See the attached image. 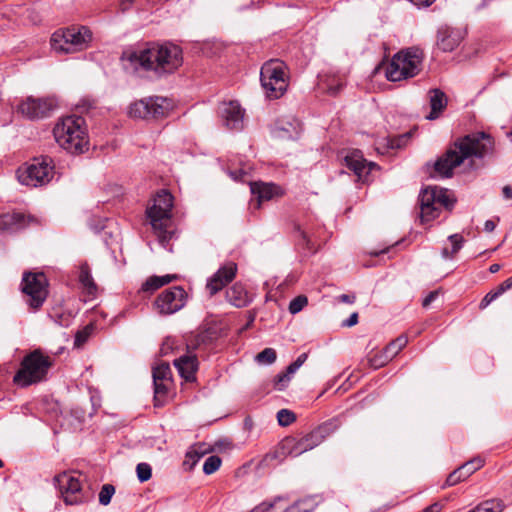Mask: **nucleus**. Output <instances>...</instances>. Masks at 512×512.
Listing matches in <instances>:
<instances>
[{
	"label": "nucleus",
	"mask_w": 512,
	"mask_h": 512,
	"mask_svg": "<svg viewBox=\"0 0 512 512\" xmlns=\"http://www.w3.org/2000/svg\"><path fill=\"white\" fill-rule=\"evenodd\" d=\"M206 450L201 449L199 447H191L185 455V460L183 462V467L185 470L191 471L198 461L204 456Z\"/></svg>",
	"instance_id": "32"
},
{
	"label": "nucleus",
	"mask_w": 512,
	"mask_h": 512,
	"mask_svg": "<svg viewBox=\"0 0 512 512\" xmlns=\"http://www.w3.org/2000/svg\"><path fill=\"white\" fill-rule=\"evenodd\" d=\"M48 318L60 327H69L73 322L74 315L61 308H53L48 312Z\"/></svg>",
	"instance_id": "30"
},
{
	"label": "nucleus",
	"mask_w": 512,
	"mask_h": 512,
	"mask_svg": "<svg viewBox=\"0 0 512 512\" xmlns=\"http://www.w3.org/2000/svg\"><path fill=\"white\" fill-rule=\"evenodd\" d=\"M339 300L343 303L353 304L356 300V296L354 294H341Z\"/></svg>",
	"instance_id": "64"
},
{
	"label": "nucleus",
	"mask_w": 512,
	"mask_h": 512,
	"mask_svg": "<svg viewBox=\"0 0 512 512\" xmlns=\"http://www.w3.org/2000/svg\"><path fill=\"white\" fill-rule=\"evenodd\" d=\"M49 282L43 272L26 271L21 281V291L25 302L33 311L39 310L48 297Z\"/></svg>",
	"instance_id": "9"
},
{
	"label": "nucleus",
	"mask_w": 512,
	"mask_h": 512,
	"mask_svg": "<svg viewBox=\"0 0 512 512\" xmlns=\"http://www.w3.org/2000/svg\"><path fill=\"white\" fill-rule=\"evenodd\" d=\"M316 432L313 429L310 433L303 436V439L307 444H309L310 449L315 448L318 446L322 441L319 439V437L316 438Z\"/></svg>",
	"instance_id": "53"
},
{
	"label": "nucleus",
	"mask_w": 512,
	"mask_h": 512,
	"mask_svg": "<svg viewBox=\"0 0 512 512\" xmlns=\"http://www.w3.org/2000/svg\"><path fill=\"white\" fill-rule=\"evenodd\" d=\"M275 134L281 139L296 140L301 134L300 122L296 119L279 121L275 126Z\"/></svg>",
	"instance_id": "24"
},
{
	"label": "nucleus",
	"mask_w": 512,
	"mask_h": 512,
	"mask_svg": "<svg viewBox=\"0 0 512 512\" xmlns=\"http://www.w3.org/2000/svg\"><path fill=\"white\" fill-rule=\"evenodd\" d=\"M358 313L353 312L346 320L343 321L342 326L344 327H352L358 323Z\"/></svg>",
	"instance_id": "57"
},
{
	"label": "nucleus",
	"mask_w": 512,
	"mask_h": 512,
	"mask_svg": "<svg viewBox=\"0 0 512 512\" xmlns=\"http://www.w3.org/2000/svg\"><path fill=\"white\" fill-rule=\"evenodd\" d=\"M412 133L407 132L389 140V147L391 149H401L404 147L408 140L411 138Z\"/></svg>",
	"instance_id": "48"
},
{
	"label": "nucleus",
	"mask_w": 512,
	"mask_h": 512,
	"mask_svg": "<svg viewBox=\"0 0 512 512\" xmlns=\"http://www.w3.org/2000/svg\"><path fill=\"white\" fill-rule=\"evenodd\" d=\"M497 299L496 293H493L492 291L488 292L480 301L479 303V309L484 310L487 308L493 301Z\"/></svg>",
	"instance_id": "54"
},
{
	"label": "nucleus",
	"mask_w": 512,
	"mask_h": 512,
	"mask_svg": "<svg viewBox=\"0 0 512 512\" xmlns=\"http://www.w3.org/2000/svg\"><path fill=\"white\" fill-rule=\"evenodd\" d=\"M484 465V460L481 457H474L471 460L465 462L458 468H456L454 471H452L446 481L443 487H450L454 486L461 481H464L468 477H470L474 472L479 470Z\"/></svg>",
	"instance_id": "18"
},
{
	"label": "nucleus",
	"mask_w": 512,
	"mask_h": 512,
	"mask_svg": "<svg viewBox=\"0 0 512 512\" xmlns=\"http://www.w3.org/2000/svg\"><path fill=\"white\" fill-rule=\"evenodd\" d=\"M462 40V34H438L437 47L443 52H452Z\"/></svg>",
	"instance_id": "29"
},
{
	"label": "nucleus",
	"mask_w": 512,
	"mask_h": 512,
	"mask_svg": "<svg viewBox=\"0 0 512 512\" xmlns=\"http://www.w3.org/2000/svg\"><path fill=\"white\" fill-rule=\"evenodd\" d=\"M295 232L298 233L299 239L297 240V246L303 250L305 256L314 255L317 252L314 243L308 237L307 233L301 229L300 225H294Z\"/></svg>",
	"instance_id": "31"
},
{
	"label": "nucleus",
	"mask_w": 512,
	"mask_h": 512,
	"mask_svg": "<svg viewBox=\"0 0 512 512\" xmlns=\"http://www.w3.org/2000/svg\"><path fill=\"white\" fill-rule=\"evenodd\" d=\"M91 331V326H86L83 330L77 331L74 338V346L81 347L88 340Z\"/></svg>",
	"instance_id": "49"
},
{
	"label": "nucleus",
	"mask_w": 512,
	"mask_h": 512,
	"mask_svg": "<svg viewBox=\"0 0 512 512\" xmlns=\"http://www.w3.org/2000/svg\"><path fill=\"white\" fill-rule=\"evenodd\" d=\"M226 299L237 308L246 307L251 301L245 287L241 283H235L226 290Z\"/></svg>",
	"instance_id": "26"
},
{
	"label": "nucleus",
	"mask_w": 512,
	"mask_h": 512,
	"mask_svg": "<svg viewBox=\"0 0 512 512\" xmlns=\"http://www.w3.org/2000/svg\"><path fill=\"white\" fill-rule=\"evenodd\" d=\"M229 175L235 181H244V177L247 175V173L243 169H235L229 171Z\"/></svg>",
	"instance_id": "56"
},
{
	"label": "nucleus",
	"mask_w": 512,
	"mask_h": 512,
	"mask_svg": "<svg viewBox=\"0 0 512 512\" xmlns=\"http://www.w3.org/2000/svg\"><path fill=\"white\" fill-rule=\"evenodd\" d=\"M303 504V501H297L290 507H288L284 512H309L308 509L301 508V505Z\"/></svg>",
	"instance_id": "59"
},
{
	"label": "nucleus",
	"mask_w": 512,
	"mask_h": 512,
	"mask_svg": "<svg viewBox=\"0 0 512 512\" xmlns=\"http://www.w3.org/2000/svg\"><path fill=\"white\" fill-rule=\"evenodd\" d=\"M224 125L228 129H241L243 124L244 110L237 101L224 103L220 109Z\"/></svg>",
	"instance_id": "20"
},
{
	"label": "nucleus",
	"mask_w": 512,
	"mask_h": 512,
	"mask_svg": "<svg viewBox=\"0 0 512 512\" xmlns=\"http://www.w3.org/2000/svg\"><path fill=\"white\" fill-rule=\"evenodd\" d=\"M85 120L81 116H67L53 129L56 142L67 152L80 155L89 149Z\"/></svg>",
	"instance_id": "3"
},
{
	"label": "nucleus",
	"mask_w": 512,
	"mask_h": 512,
	"mask_svg": "<svg viewBox=\"0 0 512 512\" xmlns=\"http://www.w3.org/2000/svg\"><path fill=\"white\" fill-rule=\"evenodd\" d=\"M62 500L66 506H79L91 503L95 499L92 484H82L79 478L63 473L55 477Z\"/></svg>",
	"instance_id": "7"
},
{
	"label": "nucleus",
	"mask_w": 512,
	"mask_h": 512,
	"mask_svg": "<svg viewBox=\"0 0 512 512\" xmlns=\"http://www.w3.org/2000/svg\"><path fill=\"white\" fill-rule=\"evenodd\" d=\"M169 103L166 98L154 96L130 104L128 114L132 118L160 119L168 115Z\"/></svg>",
	"instance_id": "11"
},
{
	"label": "nucleus",
	"mask_w": 512,
	"mask_h": 512,
	"mask_svg": "<svg viewBox=\"0 0 512 512\" xmlns=\"http://www.w3.org/2000/svg\"><path fill=\"white\" fill-rule=\"evenodd\" d=\"M436 192H437L436 206L440 205V206H443L444 208H446L447 210H451L454 207L456 200L449 196L448 190L443 189V188H438L436 186Z\"/></svg>",
	"instance_id": "37"
},
{
	"label": "nucleus",
	"mask_w": 512,
	"mask_h": 512,
	"mask_svg": "<svg viewBox=\"0 0 512 512\" xmlns=\"http://www.w3.org/2000/svg\"><path fill=\"white\" fill-rule=\"evenodd\" d=\"M173 195L167 190H161L154 199V203L146 211L153 229L157 232L158 240L166 246L175 236L176 231L169 229L171 223Z\"/></svg>",
	"instance_id": "5"
},
{
	"label": "nucleus",
	"mask_w": 512,
	"mask_h": 512,
	"mask_svg": "<svg viewBox=\"0 0 512 512\" xmlns=\"http://www.w3.org/2000/svg\"><path fill=\"white\" fill-rule=\"evenodd\" d=\"M343 165L351 170L359 180L364 181V172L366 170L367 160L358 149L348 151L342 157Z\"/></svg>",
	"instance_id": "23"
},
{
	"label": "nucleus",
	"mask_w": 512,
	"mask_h": 512,
	"mask_svg": "<svg viewBox=\"0 0 512 512\" xmlns=\"http://www.w3.org/2000/svg\"><path fill=\"white\" fill-rule=\"evenodd\" d=\"M408 339L405 335H400L396 339L392 340L386 347V352L392 357V359L398 355V353L407 345Z\"/></svg>",
	"instance_id": "36"
},
{
	"label": "nucleus",
	"mask_w": 512,
	"mask_h": 512,
	"mask_svg": "<svg viewBox=\"0 0 512 512\" xmlns=\"http://www.w3.org/2000/svg\"><path fill=\"white\" fill-rule=\"evenodd\" d=\"M277 421L281 427H287L296 420V414L289 409H281L277 412Z\"/></svg>",
	"instance_id": "40"
},
{
	"label": "nucleus",
	"mask_w": 512,
	"mask_h": 512,
	"mask_svg": "<svg viewBox=\"0 0 512 512\" xmlns=\"http://www.w3.org/2000/svg\"><path fill=\"white\" fill-rule=\"evenodd\" d=\"M251 193L257 198L258 202L268 201L275 195H278L280 187L273 183L254 182L250 184Z\"/></svg>",
	"instance_id": "27"
},
{
	"label": "nucleus",
	"mask_w": 512,
	"mask_h": 512,
	"mask_svg": "<svg viewBox=\"0 0 512 512\" xmlns=\"http://www.w3.org/2000/svg\"><path fill=\"white\" fill-rule=\"evenodd\" d=\"M475 508L477 512H502L505 504L500 499H490L479 503Z\"/></svg>",
	"instance_id": "35"
},
{
	"label": "nucleus",
	"mask_w": 512,
	"mask_h": 512,
	"mask_svg": "<svg viewBox=\"0 0 512 512\" xmlns=\"http://www.w3.org/2000/svg\"><path fill=\"white\" fill-rule=\"evenodd\" d=\"M307 353L300 354L295 361L287 366L288 374H294L307 360Z\"/></svg>",
	"instance_id": "51"
},
{
	"label": "nucleus",
	"mask_w": 512,
	"mask_h": 512,
	"mask_svg": "<svg viewBox=\"0 0 512 512\" xmlns=\"http://www.w3.org/2000/svg\"><path fill=\"white\" fill-rule=\"evenodd\" d=\"M307 304L308 298L305 295H298L290 301L288 310L294 315L302 311Z\"/></svg>",
	"instance_id": "45"
},
{
	"label": "nucleus",
	"mask_w": 512,
	"mask_h": 512,
	"mask_svg": "<svg viewBox=\"0 0 512 512\" xmlns=\"http://www.w3.org/2000/svg\"><path fill=\"white\" fill-rule=\"evenodd\" d=\"M115 494V487L112 484H104L99 492V503L103 506L110 504L113 495Z\"/></svg>",
	"instance_id": "42"
},
{
	"label": "nucleus",
	"mask_w": 512,
	"mask_h": 512,
	"mask_svg": "<svg viewBox=\"0 0 512 512\" xmlns=\"http://www.w3.org/2000/svg\"><path fill=\"white\" fill-rule=\"evenodd\" d=\"M93 34H51L52 50L59 54H70L82 51L92 41Z\"/></svg>",
	"instance_id": "13"
},
{
	"label": "nucleus",
	"mask_w": 512,
	"mask_h": 512,
	"mask_svg": "<svg viewBox=\"0 0 512 512\" xmlns=\"http://www.w3.org/2000/svg\"><path fill=\"white\" fill-rule=\"evenodd\" d=\"M336 429V425L333 421H326L318 425L314 430L316 432V438L319 437L323 441L326 437L331 435Z\"/></svg>",
	"instance_id": "39"
},
{
	"label": "nucleus",
	"mask_w": 512,
	"mask_h": 512,
	"mask_svg": "<svg viewBox=\"0 0 512 512\" xmlns=\"http://www.w3.org/2000/svg\"><path fill=\"white\" fill-rule=\"evenodd\" d=\"M430 112L426 116L427 120H436L440 117L448 104V98L440 88H432L428 91Z\"/></svg>",
	"instance_id": "22"
},
{
	"label": "nucleus",
	"mask_w": 512,
	"mask_h": 512,
	"mask_svg": "<svg viewBox=\"0 0 512 512\" xmlns=\"http://www.w3.org/2000/svg\"><path fill=\"white\" fill-rule=\"evenodd\" d=\"M222 459L218 455L209 456L203 464V472L206 475L215 473L221 466Z\"/></svg>",
	"instance_id": "38"
},
{
	"label": "nucleus",
	"mask_w": 512,
	"mask_h": 512,
	"mask_svg": "<svg viewBox=\"0 0 512 512\" xmlns=\"http://www.w3.org/2000/svg\"><path fill=\"white\" fill-rule=\"evenodd\" d=\"M181 378L187 382H192L196 379V372L198 370L199 362L195 354L187 353L175 359L173 362Z\"/></svg>",
	"instance_id": "21"
},
{
	"label": "nucleus",
	"mask_w": 512,
	"mask_h": 512,
	"mask_svg": "<svg viewBox=\"0 0 512 512\" xmlns=\"http://www.w3.org/2000/svg\"><path fill=\"white\" fill-rule=\"evenodd\" d=\"M344 85L345 84L342 81H339L336 84H329L327 87V93L330 96H337L343 89Z\"/></svg>",
	"instance_id": "55"
},
{
	"label": "nucleus",
	"mask_w": 512,
	"mask_h": 512,
	"mask_svg": "<svg viewBox=\"0 0 512 512\" xmlns=\"http://www.w3.org/2000/svg\"><path fill=\"white\" fill-rule=\"evenodd\" d=\"M136 474L140 483L148 481L152 477V467L146 462L138 463L136 466Z\"/></svg>",
	"instance_id": "44"
},
{
	"label": "nucleus",
	"mask_w": 512,
	"mask_h": 512,
	"mask_svg": "<svg viewBox=\"0 0 512 512\" xmlns=\"http://www.w3.org/2000/svg\"><path fill=\"white\" fill-rule=\"evenodd\" d=\"M78 280L79 283L83 286L84 292L90 298H95L98 291V286L92 277L91 269L87 262H84L80 265Z\"/></svg>",
	"instance_id": "28"
},
{
	"label": "nucleus",
	"mask_w": 512,
	"mask_h": 512,
	"mask_svg": "<svg viewBox=\"0 0 512 512\" xmlns=\"http://www.w3.org/2000/svg\"><path fill=\"white\" fill-rule=\"evenodd\" d=\"M159 288H161V285L158 282V276L153 275L146 279V281L142 284L140 291L144 293H153Z\"/></svg>",
	"instance_id": "47"
},
{
	"label": "nucleus",
	"mask_w": 512,
	"mask_h": 512,
	"mask_svg": "<svg viewBox=\"0 0 512 512\" xmlns=\"http://www.w3.org/2000/svg\"><path fill=\"white\" fill-rule=\"evenodd\" d=\"M218 338L215 328L208 327L192 332L185 337L186 349L188 353L201 348L202 346L212 345Z\"/></svg>",
	"instance_id": "19"
},
{
	"label": "nucleus",
	"mask_w": 512,
	"mask_h": 512,
	"mask_svg": "<svg viewBox=\"0 0 512 512\" xmlns=\"http://www.w3.org/2000/svg\"><path fill=\"white\" fill-rule=\"evenodd\" d=\"M52 365L53 361L50 357L45 356L40 349H36L23 358L13 381L20 387L38 383L46 378Z\"/></svg>",
	"instance_id": "6"
},
{
	"label": "nucleus",
	"mask_w": 512,
	"mask_h": 512,
	"mask_svg": "<svg viewBox=\"0 0 512 512\" xmlns=\"http://www.w3.org/2000/svg\"><path fill=\"white\" fill-rule=\"evenodd\" d=\"M438 297L437 291H431L429 294L423 299L422 306L428 307L436 298Z\"/></svg>",
	"instance_id": "60"
},
{
	"label": "nucleus",
	"mask_w": 512,
	"mask_h": 512,
	"mask_svg": "<svg viewBox=\"0 0 512 512\" xmlns=\"http://www.w3.org/2000/svg\"><path fill=\"white\" fill-rule=\"evenodd\" d=\"M260 82L267 98H280L287 89L283 63L278 60L265 62L260 70Z\"/></svg>",
	"instance_id": "10"
},
{
	"label": "nucleus",
	"mask_w": 512,
	"mask_h": 512,
	"mask_svg": "<svg viewBox=\"0 0 512 512\" xmlns=\"http://www.w3.org/2000/svg\"><path fill=\"white\" fill-rule=\"evenodd\" d=\"M168 383L170 381H157L153 382L154 388V406L160 407L164 403V399L167 397L169 392Z\"/></svg>",
	"instance_id": "33"
},
{
	"label": "nucleus",
	"mask_w": 512,
	"mask_h": 512,
	"mask_svg": "<svg viewBox=\"0 0 512 512\" xmlns=\"http://www.w3.org/2000/svg\"><path fill=\"white\" fill-rule=\"evenodd\" d=\"M153 382L170 381L172 382V371L169 363L163 362L152 370Z\"/></svg>",
	"instance_id": "34"
},
{
	"label": "nucleus",
	"mask_w": 512,
	"mask_h": 512,
	"mask_svg": "<svg viewBox=\"0 0 512 512\" xmlns=\"http://www.w3.org/2000/svg\"><path fill=\"white\" fill-rule=\"evenodd\" d=\"M237 272V265L230 262L221 266L207 281L206 289L213 296L232 282Z\"/></svg>",
	"instance_id": "16"
},
{
	"label": "nucleus",
	"mask_w": 512,
	"mask_h": 512,
	"mask_svg": "<svg viewBox=\"0 0 512 512\" xmlns=\"http://www.w3.org/2000/svg\"><path fill=\"white\" fill-rule=\"evenodd\" d=\"M56 32H90V30L86 26H79L77 29L75 28H69V27H63L58 29Z\"/></svg>",
	"instance_id": "63"
},
{
	"label": "nucleus",
	"mask_w": 512,
	"mask_h": 512,
	"mask_svg": "<svg viewBox=\"0 0 512 512\" xmlns=\"http://www.w3.org/2000/svg\"><path fill=\"white\" fill-rule=\"evenodd\" d=\"M436 195V186H427L420 191L418 203L422 223L430 222L439 216L440 209L436 206Z\"/></svg>",
	"instance_id": "15"
},
{
	"label": "nucleus",
	"mask_w": 512,
	"mask_h": 512,
	"mask_svg": "<svg viewBox=\"0 0 512 512\" xmlns=\"http://www.w3.org/2000/svg\"><path fill=\"white\" fill-rule=\"evenodd\" d=\"M424 59L425 54L420 47L403 48L392 56L385 76L390 82L414 78L422 71Z\"/></svg>",
	"instance_id": "4"
},
{
	"label": "nucleus",
	"mask_w": 512,
	"mask_h": 512,
	"mask_svg": "<svg viewBox=\"0 0 512 512\" xmlns=\"http://www.w3.org/2000/svg\"><path fill=\"white\" fill-rule=\"evenodd\" d=\"M37 220L33 215L22 212L3 213L0 215V230L10 233L19 232Z\"/></svg>",
	"instance_id": "17"
},
{
	"label": "nucleus",
	"mask_w": 512,
	"mask_h": 512,
	"mask_svg": "<svg viewBox=\"0 0 512 512\" xmlns=\"http://www.w3.org/2000/svg\"><path fill=\"white\" fill-rule=\"evenodd\" d=\"M291 376H292V374H288L287 369L285 370V372L278 373L273 378L274 389H276L278 391L285 390L291 380Z\"/></svg>",
	"instance_id": "46"
},
{
	"label": "nucleus",
	"mask_w": 512,
	"mask_h": 512,
	"mask_svg": "<svg viewBox=\"0 0 512 512\" xmlns=\"http://www.w3.org/2000/svg\"><path fill=\"white\" fill-rule=\"evenodd\" d=\"M409 1L416 7L422 8V7L431 6L436 0H409Z\"/></svg>",
	"instance_id": "62"
},
{
	"label": "nucleus",
	"mask_w": 512,
	"mask_h": 512,
	"mask_svg": "<svg viewBox=\"0 0 512 512\" xmlns=\"http://www.w3.org/2000/svg\"><path fill=\"white\" fill-rule=\"evenodd\" d=\"M255 359L259 363L273 364L277 359V353L273 348H265L256 355Z\"/></svg>",
	"instance_id": "43"
},
{
	"label": "nucleus",
	"mask_w": 512,
	"mask_h": 512,
	"mask_svg": "<svg viewBox=\"0 0 512 512\" xmlns=\"http://www.w3.org/2000/svg\"><path fill=\"white\" fill-rule=\"evenodd\" d=\"M494 138L484 131H476L456 138L433 164L441 178H451L454 169L472 157L482 159L494 153Z\"/></svg>",
	"instance_id": "1"
},
{
	"label": "nucleus",
	"mask_w": 512,
	"mask_h": 512,
	"mask_svg": "<svg viewBox=\"0 0 512 512\" xmlns=\"http://www.w3.org/2000/svg\"><path fill=\"white\" fill-rule=\"evenodd\" d=\"M281 453L283 455L299 456L302 453L311 450L309 444L302 438L286 437L280 444Z\"/></svg>",
	"instance_id": "25"
},
{
	"label": "nucleus",
	"mask_w": 512,
	"mask_h": 512,
	"mask_svg": "<svg viewBox=\"0 0 512 512\" xmlns=\"http://www.w3.org/2000/svg\"><path fill=\"white\" fill-rule=\"evenodd\" d=\"M56 107L57 102L52 97L29 96L18 105V112L30 120H35L48 117Z\"/></svg>",
	"instance_id": "14"
},
{
	"label": "nucleus",
	"mask_w": 512,
	"mask_h": 512,
	"mask_svg": "<svg viewBox=\"0 0 512 512\" xmlns=\"http://www.w3.org/2000/svg\"><path fill=\"white\" fill-rule=\"evenodd\" d=\"M390 360H392V357L389 355V353L386 352V349H384L380 353L369 358V364L372 368L378 369L383 367Z\"/></svg>",
	"instance_id": "41"
},
{
	"label": "nucleus",
	"mask_w": 512,
	"mask_h": 512,
	"mask_svg": "<svg viewBox=\"0 0 512 512\" xmlns=\"http://www.w3.org/2000/svg\"><path fill=\"white\" fill-rule=\"evenodd\" d=\"M175 339L173 337H166L161 345L160 353L163 356L168 355L170 352L174 350Z\"/></svg>",
	"instance_id": "52"
},
{
	"label": "nucleus",
	"mask_w": 512,
	"mask_h": 512,
	"mask_svg": "<svg viewBox=\"0 0 512 512\" xmlns=\"http://www.w3.org/2000/svg\"><path fill=\"white\" fill-rule=\"evenodd\" d=\"M178 276L176 274H166L163 276H158V282L160 283L161 287L164 285H167L171 283L172 281L176 280Z\"/></svg>",
	"instance_id": "58"
},
{
	"label": "nucleus",
	"mask_w": 512,
	"mask_h": 512,
	"mask_svg": "<svg viewBox=\"0 0 512 512\" xmlns=\"http://www.w3.org/2000/svg\"><path fill=\"white\" fill-rule=\"evenodd\" d=\"M135 68L153 71L158 76L174 73L183 64L182 48L172 42L151 43L147 47L123 53Z\"/></svg>",
	"instance_id": "2"
},
{
	"label": "nucleus",
	"mask_w": 512,
	"mask_h": 512,
	"mask_svg": "<svg viewBox=\"0 0 512 512\" xmlns=\"http://www.w3.org/2000/svg\"><path fill=\"white\" fill-rule=\"evenodd\" d=\"M442 509L443 504H441L440 502H434L433 504L427 506L420 512H441Z\"/></svg>",
	"instance_id": "61"
},
{
	"label": "nucleus",
	"mask_w": 512,
	"mask_h": 512,
	"mask_svg": "<svg viewBox=\"0 0 512 512\" xmlns=\"http://www.w3.org/2000/svg\"><path fill=\"white\" fill-rule=\"evenodd\" d=\"M187 292L182 286H172L163 290L155 299L154 307L162 316L180 311L186 304Z\"/></svg>",
	"instance_id": "12"
},
{
	"label": "nucleus",
	"mask_w": 512,
	"mask_h": 512,
	"mask_svg": "<svg viewBox=\"0 0 512 512\" xmlns=\"http://www.w3.org/2000/svg\"><path fill=\"white\" fill-rule=\"evenodd\" d=\"M448 240L452 244L451 254H456L460 251V249L463 247V244L465 242V239L460 234H452L448 237Z\"/></svg>",
	"instance_id": "50"
},
{
	"label": "nucleus",
	"mask_w": 512,
	"mask_h": 512,
	"mask_svg": "<svg viewBox=\"0 0 512 512\" xmlns=\"http://www.w3.org/2000/svg\"><path fill=\"white\" fill-rule=\"evenodd\" d=\"M55 165L51 157L42 155L33 158L25 168L17 170L18 181L26 186L38 187L48 184L55 174Z\"/></svg>",
	"instance_id": "8"
}]
</instances>
